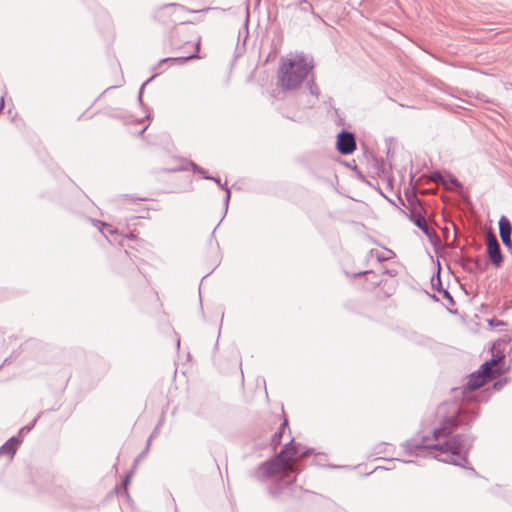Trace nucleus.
Here are the masks:
<instances>
[{
    "label": "nucleus",
    "instance_id": "obj_1",
    "mask_svg": "<svg viewBox=\"0 0 512 512\" xmlns=\"http://www.w3.org/2000/svg\"><path fill=\"white\" fill-rule=\"evenodd\" d=\"M312 65L307 59L301 55H293L282 59L279 72L278 82L284 89H295L303 82Z\"/></svg>",
    "mask_w": 512,
    "mask_h": 512
},
{
    "label": "nucleus",
    "instance_id": "obj_2",
    "mask_svg": "<svg viewBox=\"0 0 512 512\" xmlns=\"http://www.w3.org/2000/svg\"><path fill=\"white\" fill-rule=\"evenodd\" d=\"M498 347L499 344H495L492 348V358L482 364L478 371L470 375L467 382V388L469 390H476L506 372L507 368L504 362L505 355Z\"/></svg>",
    "mask_w": 512,
    "mask_h": 512
},
{
    "label": "nucleus",
    "instance_id": "obj_3",
    "mask_svg": "<svg viewBox=\"0 0 512 512\" xmlns=\"http://www.w3.org/2000/svg\"><path fill=\"white\" fill-rule=\"evenodd\" d=\"M190 12L191 11L183 5L171 3L157 8L154 12L153 19L160 27L171 28L177 24L186 23V16Z\"/></svg>",
    "mask_w": 512,
    "mask_h": 512
},
{
    "label": "nucleus",
    "instance_id": "obj_4",
    "mask_svg": "<svg viewBox=\"0 0 512 512\" xmlns=\"http://www.w3.org/2000/svg\"><path fill=\"white\" fill-rule=\"evenodd\" d=\"M422 445L438 449L440 453L437 457L440 461L460 465L465 460V452L458 437H453L440 446L429 440H423Z\"/></svg>",
    "mask_w": 512,
    "mask_h": 512
},
{
    "label": "nucleus",
    "instance_id": "obj_5",
    "mask_svg": "<svg viewBox=\"0 0 512 512\" xmlns=\"http://www.w3.org/2000/svg\"><path fill=\"white\" fill-rule=\"evenodd\" d=\"M272 422L275 426H277L276 431L271 436V442L274 446L279 445L282 442V438L285 436L288 441L293 440L291 438L288 421L284 415L283 410L279 411L273 416Z\"/></svg>",
    "mask_w": 512,
    "mask_h": 512
},
{
    "label": "nucleus",
    "instance_id": "obj_6",
    "mask_svg": "<svg viewBox=\"0 0 512 512\" xmlns=\"http://www.w3.org/2000/svg\"><path fill=\"white\" fill-rule=\"evenodd\" d=\"M358 284L366 292H372L384 283V274H378L374 271H366L356 275Z\"/></svg>",
    "mask_w": 512,
    "mask_h": 512
},
{
    "label": "nucleus",
    "instance_id": "obj_7",
    "mask_svg": "<svg viewBox=\"0 0 512 512\" xmlns=\"http://www.w3.org/2000/svg\"><path fill=\"white\" fill-rule=\"evenodd\" d=\"M337 150L343 155H349L356 149L354 135L349 132H341L337 136Z\"/></svg>",
    "mask_w": 512,
    "mask_h": 512
},
{
    "label": "nucleus",
    "instance_id": "obj_8",
    "mask_svg": "<svg viewBox=\"0 0 512 512\" xmlns=\"http://www.w3.org/2000/svg\"><path fill=\"white\" fill-rule=\"evenodd\" d=\"M486 245H487V252H488L491 262L496 267H499L503 262V257L501 254L499 243H498L495 235H493L492 233H489L487 235Z\"/></svg>",
    "mask_w": 512,
    "mask_h": 512
},
{
    "label": "nucleus",
    "instance_id": "obj_9",
    "mask_svg": "<svg viewBox=\"0 0 512 512\" xmlns=\"http://www.w3.org/2000/svg\"><path fill=\"white\" fill-rule=\"evenodd\" d=\"M264 473L268 476L276 475V474H286L287 472L293 471L292 468H288V462L286 460L281 459V456L278 455L275 460L270 463L264 464L262 466Z\"/></svg>",
    "mask_w": 512,
    "mask_h": 512
},
{
    "label": "nucleus",
    "instance_id": "obj_10",
    "mask_svg": "<svg viewBox=\"0 0 512 512\" xmlns=\"http://www.w3.org/2000/svg\"><path fill=\"white\" fill-rule=\"evenodd\" d=\"M298 454V447L295 444L294 440H290L285 444L284 449L279 453L281 459L286 460L288 462V468L293 469V465Z\"/></svg>",
    "mask_w": 512,
    "mask_h": 512
},
{
    "label": "nucleus",
    "instance_id": "obj_11",
    "mask_svg": "<svg viewBox=\"0 0 512 512\" xmlns=\"http://www.w3.org/2000/svg\"><path fill=\"white\" fill-rule=\"evenodd\" d=\"M455 426H456V419L454 416L445 420L442 423L441 427L435 429V431H434L435 440H439L440 438L446 437L447 435H449Z\"/></svg>",
    "mask_w": 512,
    "mask_h": 512
},
{
    "label": "nucleus",
    "instance_id": "obj_12",
    "mask_svg": "<svg viewBox=\"0 0 512 512\" xmlns=\"http://www.w3.org/2000/svg\"><path fill=\"white\" fill-rule=\"evenodd\" d=\"M422 208L420 206L415 207L411 211V220L413 223L420 228L426 235H429V227L426 219L421 215Z\"/></svg>",
    "mask_w": 512,
    "mask_h": 512
},
{
    "label": "nucleus",
    "instance_id": "obj_13",
    "mask_svg": "<svg viewBox=\"0 0 512 512\" xmlns=\"http://www.w3.org/2000/svg\"><path fill=\"white\" fill-rule=\"evenodd\" d=\"M499 231H500V237H501L504 245L511 246L512 228H511L510 222L505 217H502L499 220Z\"/></svg>",
    "mask_w": 512,
    "mask_h": 512
},
{
    "label": "nucleus",
    "instance_id": "obj_14",
    "mask_svg": "<svg viewBox=\"0 0 512 512\" xmlns=\"http://www.w3.org/2000/svg\"><path fill=\"white\" fill-rule=\"evenodd\" d=\"M378 260H388L394 256V252L389 249H374L371 251Z\"/></svg>",
    "mask_w": 512,
    "mask_h": 512
},
{
    "label": "nucleus",
    "instance_id": "obj_15",
    "mask_svg": "<svg viewBox=\"0 0 512 512\" xmlns=\"http://www.w3.org/2000/svg\"><path fill=\"white\" fill-rule=\"evenodd\" d=\"M199 50H200V43L196 42L193 54H190L188 56H182V57H178V58H173L172 60L176 61V62H185V61L190 60V59L198 58L197 53L199 52Z\"/></svg>",
    "mask_w": 512,
    "mask_h": 512
},
{
    "label": "nucleus",
    "instance_id": "obj_16",
    "mask_svg": "<svg viewBox=\"0 0 512 512\" xmlns=\"http://www.w3.org/2000/svg\"><path fill=\"white\" fill-rule=\"evenodd\" d=\"M7 452L11 455H14L16 452V444L14 442H8L5 445L2 446L0 449V453Z\"/></svg>",
    "mask_w": 512,
    "mask_h": 512
},
{
    "label": "nucleus",
    "instance_id": "obj_17",
    "mask_svg": "<svg viewBox=\"0 0 512 512\" xmlns=\"http://www.w3.org/2000/svg\"><path fill=\"white\" fill-rule=\"evenodd\" d=\"M105 233L115 234L116 230L109 224H104Z\"/></svg>",
    "mask_w": 512,
    "mask_h": 512
},
{
    "label": "nucleus",
    "instance_id": "obj_18",
    "mask_svg": "<svg viewBox=\"0 0 512 512\" xmlns=\"http://www.w3.org/2000/svg\"><path fill=\"white\" fill-rule=\"evenodd\" d=\"M139 133H143L147 129V124L144 121H140L139 123Z\"/></svg>",
    "mask_w": 512,
    "mask_h": 512
},
{
    "label": "nucleus",
    "instance_id": "obj_19",
    "mask_svg": "<svg viewBox=\"0 0 512 512\" xmlns=\"http://www.w3.org/2000/svg\"><path fill=\"white\" fill-rule=\"evenodd\" d=\"M124 238L129 240H136V236L133 233L126 234Z\"/></svg>",
    "mask_w": 512,
    "mask_h": 512
}]
</instances>
